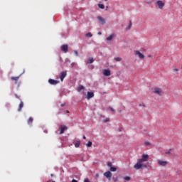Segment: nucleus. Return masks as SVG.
<instances>
[{
  "label": "nucleus",
  "instance_id": "1",
  "mask_svg": "<svg viewBox=\"0 0 182 182\" xmlns=\"http://www.w3.org/2000/svg\"><path fill=\"white\" fill-rule=\"evenodd\" d=\"M146 161H149V155L143 154L141 159H137L136 163L134 165L135 170H140V168H147L148 165Z\"/></svg>",
  "mask_w": 182,
  "mask_h": 182
},
{
  "label": "nucleus",
  "instance_id": "2",
  "mask_svg": "<svg viewBox=\"0 0 182 182\" xmlns=\"http://www.w3.org/2000/svg\"><path fill=\"white\" fill-rule=\"evenodd\" d=\"M153 92L155 95H157L158 96H163L164 94L163 90L159 87H154Z\"/></svg>",
  "mask_w": 182,
  "mask_h": 182
},
{
  "label": "nucleus",
  "instance_id": "3",
  "mask_svg": "<svg viewBox=\"0 0 182 182\" xmlns=\"http://www.w3.org/2000/svg\"><path fill=\"white\" fill-rule=\"evenodd\" d=\"M164 154H166V156H174L176 154V151L173 149H170L164 151Z\"/></svg>",
  "mask_w": 182,
  "mask_h": 182
},
{
  "label": "nucleus",
  "instance_id": "4",
  "mask_svg": "<svg viewBox=\"0 0 182 182\" xmlns=\"http://www.w3.org/2000/svg\"><path fill=\"white\" fill-rule=\"evenodd\" d=\"M158 165L161 166V167H166L168 164L167 161H163L161 159L157 160Z\"/></svg>",
  "mask_w": 182,
  "mask_h": 182
},
{
  "label": "nucleus",
  "instance_id": "5",
  "mask_svg": "<svg viewBox=\"0 0 182 182\" xmlns=\"http://www.w3.org/2000/svg\"><path fill=\"white\" fill-rule=\"evenodd\" d=\"M61 50L64 52L65 53H68V51L69 50V46H68L67 44H64L61 46Z\"/></svg>",
  "mask_w": 182,
  "mask_h": 182
},
{
  "label": "nucleus",
  "instance_id": "6",
  "mask_svg": "<svg viewBox=\"0 0 182 182\" xmlns=\"http://www.w3.org/2000/svg\"><path fill=\"white\" fill-rule=\"evenodd\" d=\"M11 80L14 82V84L19 86L21 85V82H19V77H11Z\"/></svg>",
  "mask_w": 182,
  "mask_h": 182
},
{
  "label": "nucleus",
  "instance_id": "7",
  "mask_svg": "<svg viewBox=\"0 0 182 182\" xmlns=\"http://www.w3.org/2000/svg\"><path fill=\"white\" fill-rule=\"evenodd\" d=\"M136 56H138L139 59H144V55L143 53H140L139 50H135L134 51Z\"/></svg>",
  "mask_w": 182,
  "mask_h": 182
},
{
  "label": "nucleus",
  "instance_id": "8",
  "mask_svg": "<svg viewBox=\"0 0 182 182\" xmlns=\"http://www.w3.org/2000/svg\"><path fill=\"white\" fill-rule=\"evenodd\" d=\"M156 4L158 5L159 9H163L164 8V2H162L161 0H159L156 1Z\"/></svg>",
  "mask_w": 182,
  "mask_h": 182
},
{
  "label": "nucleus",
  "instance_id": "9",
  "mask_svg": "<svg viewBox=\"0 0 182 182\" xmlns=\"http://www.w3.org/2000/svg\"><path fill=\"white\" fill-rule=\"evenodd\" d=\"M104 176L108 178V180H112V172H110V171L104 173Z\"/></svg>",
  "mask_w": 182,
  "mask_h": 182
},
{
  "label": "nucleus",
  "instance_id": "10",
  "mask_svg": "<svg viewBox=\"0 0 182 182\" xmlns=\"http://www.w3.org/2000/svg\"><path fill=\"white\" fill-rule=\"evenodd\" d=\"M92 97H95V93L93 92H87V100L92 99Z\"/></svg>",
  "mask_w": 182,
  "mask_h": 182
},
{
  "label": "nucleus",
  "instance_id": "11",
  "mask_svg": "<svg viewBox=\"0 0 182 182\" xmlns=\"http://www.w3.org/2000/svg\"><path fill=\"white\" fill-rule=\"evenodd\" d=\"M48 83H50V85H58V83H59V81L58 80H55L53 79H49L48 80Z\"/></svg>",
  "mask_w": 182,
  "mask_h": 182
},
{
  "label": "nucleus",
  "instance_id": "12",
  "mask_svg": "<svg viewBox=\"0 0 182 182\" xmlns=\"http://www.w3.org/2000/svg\"><path fill=\"white\" fill-rule=\"evenodd\" d=\"M60 134H63L65 133V130H68V127L66 126H61L60 127Z\"/></svg>",
  "mask_w": 182,
  "mask_h": 182
},
{
  "label": "nucleus",
  "instance_id": "13",
  "mask_svg": "<svg viewBox=\"0 0 182 182\" xmlns=\"http://www.w3.org/2000/svg\"><path fill=\"white\" fill-rule=\"evenodd\" d=\"M67 73L66 71H63L61 73L60 75V79L61 80V82H63V79H65V77L67 75Z\"/></svg>",
  "mask_w": 182,
  "mask_h": 182
},
{
  "label": "nucleus",
  "instance_id": "14",
  "mask_svg": "<svg viewBox=\"0 0 182 182\" xmlns=\"http://www.w3.org/2000/svg\"><path fill=\"white\" fill-rule=\"evenodd\" d=\"M97 19H98L99 22H100V23H102V25L106 23V21L102 17L99 16V17H97Z\"/></svg>",
  "mask_w": 182,
  "mask_h": 182
},
{
  "label": "nucleus",
  "instance_id": "15",
  "mask_svg": "<svg viewBox=\"0 0 182 182\" xmlns=\"http://www.w3.org/2000/svg\"><path fill=\"white\" fill-rule=\"evenodd\" d=\"M103 75L105 76H110V70H104Z\"/></svg>",
  "mask_w": 182,
  "mask_h": 182
},
{
  "label": "nucleus",
  "instance_id": "16",
  "mask_svg": "<svg viewBox=\"0 0 182 182\" xmlns=\"http://www.w3.org/2000/svg\"><path fill=\"white\" fill-rule=\"evenodd\" d=\"M33 122V118L32 117H30L27 121L28 124L30 126H32V123Z\"/></svg>",
  "mask_w": 182,
  "mask_h": 182
},
{
  "label": "nucleus",
  "instance_id": "17",
  "mask_svg": "<svg viewBox=\"0 0 182 182\" xmlns=\"http://www.w3.org/2000/svg\"><path fill=\"white\" fill-rule=\"evenodd\" d=\"M23 107V102L21 101L18 109V112H21Z\"/></svg>",
  "mask_w": 182,
  "mask_h": 182
},
{
  "label": "nucleus",
  "instance_id": "18",
  "mask_svg": "<svg viewBox=\"0 0 182 182\" xmlns=\"http://www.w3.org/2000/svg\"><path fill=\"white\" fill-rule=\"evenodd\" d=\"M85 89V87L83 85H80L77 87V92H80V90H83Z\"/></svg>",
  "mask_w": 182,
  "mask_h": 182
},
{
  "label": "nucleus",
  "instance_id": "19",
  "mask_svg": "<svg viewBox=\"0 0 182 182\" xmlns=\"http://www.w3.org/2000/svg\"><path fill=\"white\" fill-rule=\"evenodd\" d=\"M114 38V35L112 34L109 37L107 38V41H112Z\"/></svg>",
  "mask_w": 182,
  "mask_h": 182
},
{
  "label": "nucleus",
  "instance_id": "20",
  "mask_svg": "<svg viewBox=\"0 0 182 182\" xmlns=\"http://www.w3.org/2000/svg\"><path fill=\"white\" fill-rule=\"evenodd\" d=\"M80 146V141H77L75 143V147L77 148Z\"/></svg>",
  "mask_w": 182,
  "mask_h": 182
},
{
  "label": "nucleus",
  "instance_id": "21",
  "mask_svg": "<svg viewBox=\"0 0 182 182\" xmlns=\"http://www.w3.org/2000/svg\"><path fill=\"white\" fill-rule=\"evenodd\" d=\"M85 36L87 38H92L93 36V35H92V33H87Z\"/></svg>",
  "mask_w": 182,
  "mask_h": 182
},
{
  "label": "nucleus",
  "instance_id": "22",
  "mask_svg": "<svg viewBox=\"0 0 182 182\" xmlns=\"http://www.w3.org/2000/svg\"><path fill=\"white\" fill-rule=\"evenodd\" d=\"M114 60H116V62H121L122 58L120 57L114 58Z\"/></svg>",
  "mask_w": 182,
  "mask_h": 182
},
{
  "label": "nucleus",
  "instance_id": "23",
  "mask_svg": "<svg viewBox=\"0 0 182 182\" xmlns=\"http://www.w3.org/2000/svg\"><path fill=\"white\" fill-rule=\"evenodd\" d=\"M93 62H95V60L93 59V58H90L89 62H87V63H93Z\"/></svg>",
  "mask_w": 182,
  "mask_h": 182
},
{
  "label": "nucleus",
  "instance_id": "24",
  "mask_svg": "<svg viewBox=\"0 0 182 182\" xmlns=\"http://www.w3.org/2000/svg\"><path fill=\"white\" fill-rule=\"evenodd\" d=\"M86 146L87 147H92V141H89Z\"/></svg>",
  "mask_w": 182,
  "mask_h": 182
},
{
  "label": "nucleus",
  "instance_id": "25",
  "mask_svg": "<svg viewBox=\"0 0 182 182\" xmlns=\"http://www.w3.org/2000/svg\"><path fill=\"white\" fill-rule=\"evenodd\" d=\"M109 170H110V171H116V170H117V168H116L115 167L111 166Z\"/></svg>",
  "mask_w": 182,
  "mask_h": 182
},
{
  "label": "nucleus",
  "instance_id": "26",
  "mask_svg": "<svg viewBox=\"0 0 182 182\" xmlns=\"http://www.w3.org/2000/svg\"><path fill=\"white\" fill-rule=\"evenodd\" d=\"M98 7L100 8V9H105V5L103 4H98Z\"/></svg>",
  "mask_w": 182,
  "mask_h": 182
},
{
  "label": "nucleus",
  "instance_id": "27",
  "mask_svg": "<svg viewBox=\"0 0 182 182\" xmlns=\"http://www.w3.org/2000/svg\"><path fill=\"white\" fill-rule=\"evenodd\" d=\"M124 180H126L127 181H129V180H130V177L129 176H125Z\"/></svg>",
  "mask_w": 182,
  "mask_h": 182
},
{
  "label": "nucleus",
  "instance_id": "28",
  "mask_svg": "<svg viewBox=\"0 0 182 182\" xmlns=\"http://www.w3.org/2000/svg\"><path fill=\"white\" fill-rule=\"evenodd\" d=\"M144 144H145V146H150L151 144L149 141H145Z\"/></svg>",
  "mask_w": 182,
  "mask_h": 182
},
{
  "label": "nucleus",
  "instance_id": "29",
  "mask_svg": "<svg viewBox=\"0 0 182 182\" xmlns=\"http://www.w3.org/2000/svg\"><path fill=\"white\" fill-rule=\"evenodd\" d=\"M141 106H143V107H146V104L144 103L139 104V107H141Z\"/></svg>",
  "mask_w": 182,
  "mask_h": 182
},
{
  "label": "nucleus",
  "instance_id": "30",
  "mask_svg": "<svg viewBox=\"0 0 182 182\" xmlns=\"http://www.w3.org/2000/svg\"><path fill=\"white\" fill-rule=\"evenodd\" d=\"M108 167H110V168L112 167L111 162H108L107 164Z\"/></svg>",
  "mask_w": 182,
  "mask_h": 182
},
{
  "label": "nucleus",
  "instance_id": "31",
  "mask_svg": "<svg viewBox=\"0 0 182 182\" xmlns=\"http://www.w3.org/2000/svg\"><path fill=\"white\" fill-rule=\"evenodd\" d=\"M74 53H75V56H79V53H77V50H75Z\"/></svg>",
  "mask_w": 182,
  "mask_h": 182
},
{
  "label": "nucleus",
  "instance_id": "32",
  "mask_svg": "<svg viewBox=\"0 0 182 182\" xmlns=\"http://www.w3.org/2000/svg\"><path fill=\"white\" fill-rule=\"evenodd\" d=\"M130 28H132V21H129V26L128 27V29H130Z\"/></svg>",
  "mask_w": 182,
  "mask_h": 182
},
{
  "label": "nucleus",
  "instance_id": "33",
  "mask_svg": "<svg viewBox=\"0 0 182 182\" xmlns=\"http://www.w3.org/2000/svg\"><path fill=\"white\" fill-rule=\"evenodd\" d=\"M84 182H90V181L89 180V178H85V179L84 180Z\"/></svg>",
  "mask_w": 182,
  "mask_h": 182
},
{
  "label": "nucleus",
  "instance_id": "34",
  "mask_svg": "<svg viewBox=\"0 0 182 182\" xmlns=\"http://www.w3.org/2000/svg\"><path fill=\"white\" fill-rule=\"evenodd\" d=\"M109 118H106V119L104 120V122H105V123H107V122H109Z\"/></svg>",
  "mask_w": 182,
  "mask_h": 182
},
{
  "label": "nucleus",
  "instance_id": "35",
  "mask_svg": "<svg viewBox=\"0 0 182 182\" xmlns=\"http://www.w3.org/2000/svg\"><path fill=\"white\" fill-rule=\"evenodd\" d=\"M109 109L111 110V112H113L114 113V109H113L112 107H109Z\"/></svg>",
  "mask_w": 182,
  "mask_h": 182
},
{
  "label": "nucleus",
  "instance_id": "36",
  "mask_svg": "<svg viewBox=\"0 0 182 182\" xmlns=\"http://www.w3.org/2000/svg\"><path fill=\"white\" fill-rule=\"evenodd\" d=\"M173 70H174V72H178V69H177V68H175Z\"/></svg>",
  "mask_w": 182,
  "mask_h": 182
},
{
  "label": "nucleus",
  "instance_id": "37",
  "mask_svg": "<svg viewBox=\"0 0 182 182\" xmlns=\"http://www.w3.org/2000/svg\"><path fill=\"white\" fill-rule=\"evenodd\" d=\"M15 97H16V99H19V96H18L16 94H15Z\"/></svg>",
  "mask_w": 182,
  "mask_h": 182
},
{
  "label": "nucleus",
  "instance_id": "38",
  "mask_svg": "<svg viewBox=\"0 0 182 182\" xmlns=\"http://www.w3.org/2000/svg\"><path fill=\"white\" fill-rule=\"evenodd\" d=\"M148 58H153V55H149Z\"/></svg>",
  "mask_w": 182,
  "mask_h": 182
},
{
  "label": "nucleus",
  "instance_id": "39",
  "mask_svg": "<svg viewBox=\"0 0 182 182\" xmlns=\"http://www.w3.org/2000/svg\"><path fill=\"white\" fill-rule=\"evenodd\" d=\"M65 105H66V104H65V103L64 104H61V105H60L61 107H63L65 106Z\"/></svg>",
  "mask_w": 182,
  "mask_h": 182
},
{
  "label": "nucleus",
  "instance_id": "40",
  "mask_svg": "<svg viewBox=\"0 0 182 182\" xmlns=\"http://www.w3.org/2000/svg\"><path fill=\"white\" fill-rule=\"evenodd\" d=\"M72 182H77V181L76 179H73Z\"/></svg>",
  "mask_w": 182,
  "mask_h": 182
},
{
  "label": "nucleus",
  "instance_id": "41",
  "mask_svg": "<svg viewBox=\"0 0 182 182\" xmlns=\"http://www.w3.org/2000/svg\"><path fill=\"white\" fill-rule=\"evenodd\" d=\"M82 139H84V140H85L86 136H82Z\"/></svg>",
  "mask_w": 182,
  "mask_h": 182
},
{
  "label": "nucleus",
  "instance_id": "42",
  "mask_svg": "<svg viewBox=\"0 0 182 182\" xmlns=\"http://www.w3.org/2000/svg\"><path fill=\"white\" fill-rule=\"evenodd\" d=\"M75 65V63H73L72 64H71V66H74Z\"/></svg>",
  "mask_w": 182,
  "mask_h": 182
},
{
  "label": "nucleus",
  "instance_id": "43",
  "mask_svg": "<svg viewBox=\"0 0 182 182\" xmlns=\"http://www.w3.org/2000/svg\"><path fill=\"white\" fill-rule=\"evenodd\" d=\"M98 35H102V33L101 32H98Z\"/></svg>",
  "mask_w": 182,
  "mask_h": 182
},
{
  "label": "nucleus",
  "instance_id": "44",
  "mask_svg": "<svg viewBox=\"0 0 182 182\" xmlns=\"http://www.w3.org/2000/svg\"><path fill=\"white\" fill-rule=\"evenodd\" d=\"M149 4H151V1L149 2Z\"/></svg>",
  "mask_w": 182,
  "mask_h": 182
},
{
  "label": "nucleus",
  "instance_id": "45",
  "mask_svg": "<svg viewBox=\"0 0 182 182\" xmlns=\"http://www.w3.org/2000/svg\"><path fill=\"white\" fill-rule=\"evenodd\" d=\"M67 113H69V111H67Z\"/></svg>",
  "mask_w": 182,
  "mask_h": 182
},
{
  "label": "nucleus",
  "instance_id": "46",
  "mask_svg": "<svg viewBox=\"0 0 182 182\" xmlns=\"http://www.w3.org/2000/svg\"><path fill=\"white\" fill-rule=\"evenodd\" d=\"M52 182H55V181H53Z\"/></svg>",
  "mask_w": 182,
  "mask_h": 182
}]
</instances>
